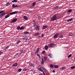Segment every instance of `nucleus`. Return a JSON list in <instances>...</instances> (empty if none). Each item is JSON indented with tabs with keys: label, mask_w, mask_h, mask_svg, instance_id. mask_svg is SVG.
<instances>
[{
	"label": "nucleus",
	"mask_w": 75,
	"mask_h": 75,
	"mask_svg": "<svg viewBox=\"0 0 75 75\" xmlns=\"http://www.w3.org/2000/svg\"><path fill=\"white\" fill-rule=\"evenodd\" d=\"M34 63L35 64H37V61H35Z\"/></svg>",
	"instance_id": "48"
},
{
	"label": "nucleus",
	"mask_w": 75,
	"mask_h": 75,
	"mask_svg": "<svg viewBox=\"0 0 75 75\" xmlns=\"http://www.w3.org/2000/svg\"><path fill=\"white\" fill-rule=\"evenodd\" d=\"M20 42H21V41H20V40H19L16 42V44H18Z\"/></svg>",
	"instance_id": "32"
},
{
	"label": "nucleus",
	"mask_w": 75,
	"mask_h": 75,
	"mask_svg": "<svg viewBox=\"0 0 75 75\" xmlns=\"http://www.w3.org/2000/svg\"><path fill=\"white\" fill-rule=\"evenodd\" d=\"M24 28V27H23V26H22L20 28V30H23Z\"/></svg>",
	"instance_id": "33"
},
{
	"label": "nucleus",
	"mask_w": 75,
	"mask_h": 75,
	"mask_svg": "<svg viewBox=\"0 0 75 75\" xmlns=\"http://www.w3.org/2000/svg\"><path fill=\"white\" fill-rule=\"evenodd\" d=\"M57 15L54 14L53 16L51 18V19L50 20V21H54L57 20Z\"/></svg>",
	"instance_id": "1"
},
{
	"label": "nucleus",
	"mask_w": 75,
	"mask_h": 75,
	"mask_svg": "<svg viewBox=\"0 0 75 75\" xmlns=\"http://www.w3.org/2000/svg\"><path fill=\"white\" fill-rule=\"evenodd\" d=\"M24 34L26 35V34H29L30 33L29 32H25L24 33Z\"/></svg>",
	"instance_id": "17"
},
{
	"label": "nucleus",
	"mask_w": 75,
	"mask_h": 75,
	"mask_svg": "<svg viewBox=\"0 0 75 75\" xmlns=\"http://www.w3.org/2000/svg\"><path fill=\"white\" fill-rule=\"evenodd\" d=\"M10 17V16H9V15H8L5 16V17L6 18H8V17Z\"/></svg>",
	"instance_id": "29"
},
{
	"label": "nucleus",
	"mask_w": 75,
	"mask_h": 75,
	"mask_svg": "<svg viewBox=\"0 0 75 75\" xmlns=\"http://www.w3.org/2000/svg\"><path fill=\"white\" fill-rule=\"evenodd\" d=\"M41 0H38L39 1H41Z\"/></svg>",
	"instance_id": "61"
},
{
	"label": "nucleus",
	"mask_w": 75,
	"mask_h": 75,
	"mask_svg": "<svg viewBox=\"0 0 75 75\" xmlns=\"http://www.w3.org/2000/svg\"><path fill=\"white\" fill-rule=\"evenodd\" d=\"M74 35V34L72 33H71L70 34H69V36H73Z\"/></svg>",
	"instance_id": "37"
},
{
	"label": "nucleus",
	"mask_w": 75,
	"mask_h": 75,
	"mask_svg": "<svg viewBox=\"0 0 75 75\" xmlns=\"http://www.w3.org/2000/svg\"><path fill=\"white\" fill-rule=\"evenodd\" d=\"M17 21V18H15L12 21V23H14Z\"/></svg>",
	"instance_id": "8"
},
{
	"label": "nucleus",
	"mask_w": 75,
	"mask_h": 75,
	"mask_svg": "<svg viewBox=\"0 0 75 75\" xmlns=\"http://www.w3.org/2000/svg\"><path fill=\"white\" fill-rule=\"evenodd\" d=\"M6 14V13L5 12H4L3 13L0 14V18H1V17L5 15Z\"/></svg>",
	"instance_id": "4"
},
{
	"label": "nucleus",
	"mask_w": 75,
	"mask_h": 75,
	"mask_svg": "<svg viewBox=\"0 0 75 75\" xmlns=\"http://www.w3.org/2000/svg\"><path fill=\"white\" fill-rule=\"evenodd\" d=\"M50 67L51 68H54V65H53V64H50Z\"/></svg>",
	"instance_id": "21"
},
{
	"label": "nucleus",
	"mask_w": 75,
	"mask_h": 75,
	"mask_svg": "<svg viewBox=\"0 0 75 75\" xmlns=\"http://www.w3.org/2000/svg\"><path fill=\"white\" fill-rule=\"evenodd\" d=\"M48 56L50 57V58H52V55L51 53H50L49 54Z\"/></svg>",
	"instance_id": "14"
},
{
	"label": "nucleus",
	"mask_w": 75,
	"mask_h": 75,
	"mask_svg": "<svg viewBox=\"0 0 75 75\" xmlns=\"http://www.w3.org/2000/svg\"><path fill=\"white\" fill-rule=\"evenodd\" d=\"M3 54V52H0V55H1V54Z\"/></svg>",
	"instance_id": "44"
},
{
	"label": "nucleus",
	"mask_w": 75,
	"mask_h": 75,
	"mask_svg": "<svg viewBox=\"0 0 75 75\" xmlns=\"http://www.w3.org/2000/svg\"><path fill=\"white\" fill-rule=\"evenodd\" d=\"M59 6H56L54 8V9H57L58 8Z\"/></svg>",
	"instance_id": "26"
},
{
	"label": "nucleus",
	"mask_w": 75,
	"mask_h": 75,
	"mask_svg": "<svg viewBox=\"0 0 75 75\" xmlns=\"http://www.w3.org/2000/svg\"><path fill=\"white\" fill-rule=\"evenodd\" d=\"M41 37H44V33H42L41 35Z\"/></svg>",
	"instance_id": "42"
},
{
	"label": "nucleus",
	"mask_w": 75,
	"mask_h": 75,
	"mask_svg": "<svg viewBox=\"0 0 75 75\" xmlns=\"http://www.w3.org/2000/svg\"><path fill=\"white\" fill-rule=\"evenodd\" d=\"M17 29L18 30H20V26H18L17 28Z\"/></svg>",
	"instance_id": "35"
},
{
	"label": "nucleus",
	"mask_w": 75,
	"mask_h": 75,
	"mask_svg": "<svg viewBox=\"0 0 75 75\" xmlns=\"http://www.w3.org/2000/svg\"><path fill=\"white\" fill-rule=\"evenodd\" d=\"M38 51H37L35 52V54H37V53H38Z\"/></svg>",
	"instance_id": "46"
},
{
	"label": "nucleus",
	"mask_w": 75,
	"mask_h": 75,
	"mask_svg": "<svg viewBox=\"0 0 75 75\" xmlns=\"http://www.w3.org/2000/svg\"><path fill=\"white\" fill-rule=\"evenodd\" d=\"M18 13V11H15L9 13V15H13V14H16V13Z\"/></svg>",
	"instance_id": "2"
},
{
	"label": "nucleus",
	"mask_w": 75,
	"mask_h": 75,
	"mask_svg": "<svg viewBox=\"0 0 75 75\" xmlns=\"http://www.w3.org/2000/svg\"><path fill=\"white\" fill-rule=\"evenodd\" d=\"M37 50V51H38V52L39 51V50H40V48H38Z\"/></svg>",
	"instance_id": "47"
},
{
	"label": "nucleus",
	"mask_w": 75,
	"mask_h": 75,
	"mask_svg": "<svg viewBox=\"0 0 75 75\" xmlns=\"http://www.w3.org/2000/svg\"><path fill=\"white\" fill-rule=\"evenodd\" d=\"M54 67L55 68H59V67L58 65H54Z\"/></svg>",
	"instance_id": "19"
},
{
	"label": "nucleus",
	"mask_w": 75,
	"mask_h": 75,
	"mask_svg": "<svg viewBox=\"0 0 75 75\" xmlns=\"http://www.w3.org/2000/svg\"><path fill=\"white\" fill-rule=\"evenodd\" d=\"M39 29H40V26L39 25H36V30L37 31H39Z\"/></svg>",
	"instance_id": "6"
},
{
	"label": "nucleus",
	"mask_w": 75,
	"mask_h": 75,
	"mask_svg": "<svg viewBox=\"0 0 75 75\" xmlns=\"http://www.w3.org/2000/svg\"><path fill=\"white\" fill-rule=\"evenodd\" d=\"M43 71H44V72H46V70L45 69H44V70H43Z\"/></svg>",
	"instance_id": "52"
},
{
	"label": "nucleus",
	"mask_w": 75,
	"mask_h": 75,
	"mask_svg": "<svg viewBox=\"0 0 75 75\" xmlns=\"http://www.w3.org/2000/svg\"><path fill=\"white\" fill-rule=\"evenodd\" d=\"M70 68L71 69H75V66H72V67H71Z\"/></svg>",
	"instance_id": "24"
},
{
	"label": "nucleus",
	"mask_w": 75,
	"mask_h": 75,
	"mask_svg": "<svg viewBox=\"0 0 75 75\" xmlns=\"http://www.w3.org/2000/svg\"><path fill=\"white\" fill-rule=\"evenodd\" d=\"M36 3L35 2H34L33 3V6H34L35 5Z\"/></svg>",
	"instance_id": "28"
},
{
	"label": "nucleus",
	"mask_w": 75,
	"mask_h": 75,
	"mask_svg": "<svg viewBox=\"0 0 75 75\" xmlns=\"http://www.w3.org/2000/svg\"><path fill=\"white\" fill-rule=\"evenodd\" d=\"M18 7V6L17 5H15V7Z\"/></svg>",
	"instance_id": "51"
},
{
	"label": "nucleus",
	"mask_w": 75,
	"mask_h": 75,
	"mask_svg": "<svg viewBox=\"0 0 75 75\" xmlns=\"http://www.w3.org/2000/svg\"><path fill=\"white\" fill-rule=\"evenodd\" d=\"M11 3L9 2H8L6 3V6H9L10 4Z\"/></svg>",
	"instance_id": "12"
},
{
	"label": "nucleus",
	"mask_w": 75,
	"mask_h": 75,
	"mask_svg": "<svg viewBox=\"0 0 75 75\" xmlns=\"http://www.w3.org/2000/svg\"><path fill=\"white\" fill-rule=\"evenodd\" d=\"M46 52L45 50H44L42 52V53L43 54H45V53Z\"/></svg>",
	"instance_id": "36"
},
{
	"label": "nucleus",
	"mask_w": 75,
	"mask_h": 75,
	"mask_svg": "<svg viewBox=\"0 0 75 75\" xmlns=\"http://www.w3.org/2000/svg\"><path fill=\"white\" fill-rule=\"evenodd\" d=\"M68 13H71V12H72V10L71 9H69L68 10Z\"/></svg>",
	"instance_id": "25"
},
{
	"label": "nucleus",
	"mask_w": 75,
	"mask_h": 75,
	"mask_svg": "<svg viewBox=\"0 0 75 75\" xmlns=\"http://www.w3.org/2000/svg\"><path fill=\"white\" fill-rule=\"evenodd\" d=\"M33 27H35L36 26V23H33Z\"/></svg>",
	"instance_id": "45"
},
{
	"label": "nucleus",
	"mask_w": 75,
	"mask_h": 75,
	"mask_svg": "<svg viewBox=\"0 0 75 75\" xmlns=\"http://www.w3.org/2000/svg\"><path fill=\"white\" fill-rule=\"evenodd\" d=\"M38 37H39V38H41V36H38Z\"/></svg>",
	"instance_id": "58"
},
{
	"label": "nucleus",
	"mask_w": 75,
	"mask_h": 75,
	"mask_svg": "<svg viewBox=\"0 0 75 75\" xmlns=\"http://www.w3.org/2000/svg\"><path fill=\"white\" fill-rule=\"evenodd\" d=\"M23 40H27V39L25 38H23Z\"/></svg>",
	"instance_id": "53"
},
{
	"label": "nucleus",
	"mask_w": 75,
	"mask_h": 75,
	"mask_svg": "<svg viewBox=\"0 0 75 75\" xmlns=\"http://www.w3.org/2000/svg\"><path fill=\"white\" fill-rule=\"evenodd\" d=\"M37 56H38V57H40V54H37Z\"/></svg>",
	"instance_id": "50"
},
{
	"label": "nucleus",
	"mask_w": 75,
	"mask_h": 75,
	"mask_svg": "<svg viewBox=\"0 0 75 75\" xmlns=\"http://www.w3.org/2000/svg\"><path fill=\"white\" fill-rule=\"evenodd\" d=\"M18 65V64L17 63H14L13 65V67H17V65Z\"/></svg>",
	"instance_id": "9"
},
{
	"label": "nucleus",
	"mask_w": 75,
	"mask_h": 75,
	"mask_svg": "<svg viewBox=\"0 0 75 75\" xmlns=\"http://www.w3.org/2000/svg\"><path fill=\"white\" fill-rule=\"evenodd\" d=\"M39 34H40V33L38 32H37L34 34V36H37V35H39Z\"/></svg>",
	"instance_id": "10"
},
{
	"label": "nucleus",
	"mask_w": 75,
	"mask_h": 75,
	"mask_svg": "<svg viewBox=\"0 0 75 75\" xmlns=\"http://www.w3.org/2000/svg\"><path fill=\"white\" fill-rule=\"evenodd\" d=\"M45 48L46 50H47L48 48V45L46 46L45 47Z\"/></svg>",
	"instance_id": "31"
},
{
	"label": "nucleus",
	"mask_w": 75,
	"mask_h": 75,
	"mask_svg": "<svg viewBox=\"0 0 75 75\" xmlns=\"http://www.w3.org/2000/svg\"><path fill=\"white\" fill-rule=\"evenodd\" d=\"M39 75H43V74H39Z\"/></svg>",
	"instance_id": "59"
},
{
	"label": "nucleus",
	"mask_w": 75,
	"mask_h": 75,
	"mask_svg": "<svg viewBox=\"0 0 75 75\" xmlns=\"http://www.w3.org/2000/svg\"><path fill=\"white\" fill-rule=\"evenodd\" d=\"M52 72H55V70H53L52 71Z\"/></svg>",
	"instance_id": "55"
},
{
	"label": "nucleus",
	"mask_w": 75,
	"mask_h": 75,
	"mask_svg": "<svg viewBox=\"0 0 75 75\" xmlns=\"http://www.w3.org/2000/svg\"><path fill=\"white\" fill-rule=\"evenodd\" d=\"M30 39H31V38H30L28 39H27V40H30Z\"/></svg>",
	"instance_id": "60"
},
{
	"label": "nucleus",
	"mask_w": 75,
	"mask_h": 75,
	"mask_svg": "<svg viewBox=\"0 0 75 75\" xmlns=\"http://www.w3.org/2000/svg\"><path fill=\"white\" fill-rule=\"evenodd\" d=\"M44 63V60L43 58L42 59V62H41V64L43 65Z\"/></svg>",
	"instance_id": "11"
},
{
	"label": "nucleus",
	"mask_w": 75,
	"mask_h": 75,
	"mask_svg": "<svg viewBox=\"0 0 75 75\" xmlns=\"http://www.w3.org/2000/svg\"><path fill=\"white\" fill-rule=\"evenodd\" d=\"M33 65H34V64L33 63H31L30 64V67H33Z\"/></svg>",
	"instance_id": "43"
},
{
	"label": "nucleus",
	"mask_w": 75,
	"mask_h": 75,
	"mask_svg": "<svg viewBox=\"0 0 75 75\" xmlns=\"http://www.w3.org/2000/svg\"><path fill=\"white\" fill-rule=\"evenodd\" d=\"M23 70L25 71H27V68L25 67L24 68Z\"/></svg>",
	"instance_id": "23"
},
{
	"label": "nucleus",
	"mask_w": 75,
	"mask_h": 75,
	"mask_svg": "<svg viewBox=\"0 0 75 75\" xmlns=\"http://www.w3.org/2000/svg\"><path fill=\"white\" fill-rule=\"evenodd\" d=\"M63 38V35H60L59 36V38Z\"/></svg>",
	"instance_id": "41"
},
{
	"label": "nucleus",
	"mask_w": 75,
	"mask_h": 75,
	"mask_svg": "<svg viewBox=\"0 0 75 75\" xmlns=\"http://www.w3.org/2000/svg\"><path fill=\"white\" fill-rule=\"evenodd\" d=\"M18 54H19V53H17L15 55H18Z\"/></svg>",
	"instance_id": "57"
},
{
	"label": "nucleus",
	"mask_w": 75,
	"mask_h": 75,
	"mask_svg": "<svg viewBox=\"0 0 75 75\" xmlns=\"http://www.w3.org/2000/svg\"><path fill=\"white\" fill-rule=\"evenodd\" d=\"M21 70H22V69L21 68H20L18 69V71L19 72H21Z\"/></svg>",
	"instance_id": "34"
},
{
	"label": "nucleus",
	"mask_w": 75,
	"mask_h": 75,
	"mask_svg": "<svg viewBox=\"0 0 75 75\" xmlns=\"http://www.w3.org/2000/svg\"><path fill=\"white\" fill-rule=\"evenodd\" d=\"M58 35H59V33H56L54 35V38H57V37H58Z\"/></svg>",
	"instance_id": "5"
},
{
	"label": "nucleus",
	"mask_w": 75,
	"mask_h": 75,
	"mask_svg": "<svg viewBox=\"0 0 75 75\" xmlns=\"http://www.w3.org/2000/svg\"><path fill=\"white\" fill-rule=\"evenodd\" d=\"M4 12V11H0V14H1V13H2Z\"/></svg>",
	"instance_id": "49"
},
{
	"label": "nucleus",
	"mask_w": 75,
	"mask_h": 75,
	"mask_svg": "<svg viewBox=\"0 0 75 75\" xmlns=\"http://www.w3.org/2000/svg\"><path fill=\"white\" fill-rule=\"evenodd\" d=\"M30 64H31V63H30Z\"/></svg>",
	"instance_id": "62"
},
{
	"label": "nucleus",
	"mask_w": 75,
	"mask_h": 75,
	"mask_svg": "<svg viewBox=\"0 0 75 75\" xmlns=\"http://www.w3.org/2000/svg\"><path fill=\"white\" fill-rule=\"evenodd\" d=\"M12 7H14V8H15V4H13L12 5Z\"/></svg>",
	"instance_id": "40"
},
{
	"label": "nucleus",
	"mask_w": 75,
	"mask_h": 75,
	"mask_svg": "<svg viewBox=\"0 0 75 75\" xmlns=\"http://www.w3.org/2000/svg\"><path fill=\"white\" fill-rule=\"evenodd\" d=\"M23 18L25 20L28 19V18L26 16H23Z\"/></svg>",
	"instance_id": "13"
},
{
	"label": "nucleus",
	"mask_w": 75,
	"mask_h": 75,
	"mask_svg": "<svg viewBox=\"0 0 75 75\" xmlns=\"http://www.w3.org/2000/svg\"><path fill=\"white\" fill-rule=\"evenodd\" d=\"M47 27H48V26L47 25L43 26V27L42 28L43 30H44V29H45V28H47Z\"/></svg>",
	"instance_id": "20"
},
{
	"label": "nucleus",
	"mask_w": 75,
	"mask_h": 75,
	"mask_svg": "<svg viewBox=\"0 0 75 75\" xmlns=\"http://www.w3.org/2000/svg\"><path fill=\"white\" fill-rule=\"evenodd\" d=\"M43 58L44 60V61H46L47 59V57L46 56H45Z\"/></svg>",
	"instance_id": "15"
},
{
	"label": "nucleus",
	"mask_w": 75,
	"mask_h": 75,
	"mask_svg": "<svg viewBox=\"0 0 75 75\" xmlns=\"http://www.w3.org/2000/svg\"><path fill=\"white\" fill-rule=\"evenodd\" d=\"M30 31H33V30L32 29H30Z\"/></svg>",
	"instance_id": "56"
},
{
	"label": "nucleus",
	"mask_w": 75,
	"mask_h": 75,
	"mask_svg": "<svg viewBox=\"0 0 75 75\" xmlns=\"http://www.w3.org/2000/svg\"><path fill=\"white\" fill-rule=\"evenodd\" d=\"M42 70H44L45 69H44V68H43V67H42Z\"/></svg>",
	"instance_id": "54"
},
{
	"label": "nucleus",
	"mask_w": 75,
	"mask_h": 75,
	"mask_svg": "<svg viewBox=\"0 0 75 75\" xmlns=\"http://www.w3.org/2000/svg\"><path fill=\"white\" fill-rule=\"evenodd\" d=\"M55 46V44L54 43H51L50 44L49 47H54Z\"/></svg>",
	"instance_id": "7"
},
{
	"label": "nucleus",
	"mask_w": 75,
	"mask_h": 75,
	"mask_svg": "<svg viewBox=\"0 0 75 75\" xmlns=\"http://www.w3.org/2000/svg\"><path fill=\"white\" fill-rule=\"evenodd\" d=\"M72 55V54H70L68 56V58H70L71 57V56Z\"/></svg>",
	"instance_id": "39"
},
{
	"label": "nucleus",
	"mask_w": 75,
	"mask_h": 75,
	"mask_svg": "<svg viewBox=\"0 0 75 75\" xmlns=\"http://www.w3.org/2000/svg\"><path fill=\"white\" fill-rule=\"evenodd\" d=\"M39 70H40V71H41V72H43V75H46L45 74V73L44 72V71H43V70H42V69H41V66H39Z\"/></svg>",
	"instance_id": "3"
},
{
	"label": "nucleus",
	"mask_w": 75,
	"mask_h": 75,
	"mask_svg": "<svg viewBox=\"0 0 75 75\" xmlns=\"http://www.w3.org/2000/svg\"><path fill=\"white\" fill-rule=\"evenodd\" d=\"M12 3L17 2V0H13L12 1Z\"/></svg>",
	"instance_id": "22"
},
{
	"label": "nucleus",
	"mask_w": 75,
	"mask_h": 75,
	"mask_svg": "<svg viewBox=\"0 0 75 75\" xmlns=\"http://www.w3.org/2000/svg\"><path fill=\"white\" fill-rule=\"evenodd\" d=\"M20 54H21V53H23V52H24V50H20Z\"/></svg>",
	"instance_id": "18"
},
{
	"label": "nucleus",
	"mask_w": 75,
	"mask_h": 75,
	"mask_svg": "<svg viewBox=\"0 0 75 75\" xmlns=\"http://www.w3.org/2000/svg\"><path fill=\"white\" fill-rule=\"evenodd\" d=\"M9 48V46H7V47H6L5 49V50H6L8 49Z\"/></svg>",
	"instance_id": "30"
},
{
	"label": "nucleus",
	"mask_w": 75,
	"mask_h": 75,
	"mask_svg": "<svg viewBox=\"0 0 75 75\" xmlns=\"http://www.w3.org/2000/svg\"><path fill=\"white\" fill-rule=\"evenodd\" d=\"M61 69H62V70H64V69H66V67H63L61 68Z\"/></svg>",
	"instance_id": "27"
},
{
	"label": "nucleus",
	"mask_w": 75,
	"mask_h": 75,
	"mask_svg": "<svg viewBox=\"0 0 75 75\" xmlns=\"http://www.w3.org/2000/svg\"><path fill=\"white\" fill-rule=\"evenodd\" d=\"M35 20H33V24H35Z\"/></svg>",
	"instance_id": "38"
},
{
	"label": "nucleus",
	"mask_w": 75,
	"mask_h": 75,
	"mask_svg": "<svg viewBox=\"0 0 75 75\" xmlns=\"http://www.w3.org/2000/svg\"><path fill=\"white\" fill-rule=\"evenodd\" d=\"M72 20V18H71L67 20V22H69V21H71Z\"/></svg>",
	"instance_id": "16"
}]
</instances>
